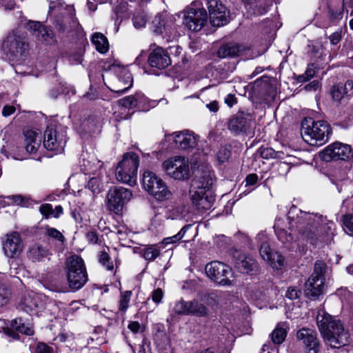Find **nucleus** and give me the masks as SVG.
<instances>
[{
    "mask_svg": "<svg viewBox=\"0 0 353 353\" xmlns=\"http://www.w3.org/2000/svg\"><path fill=\"white\" fill-rule=\"evenodd\" d=\"M256 240L260 243L259 252L261 258L266 261L270 259V256L274 252L270 247L268 239L264 232H260L256 236Z\"/></svg>",
    "mask_w": 353,
    "mask_h": 353,
    "instance_id": "72a5a7b5",
    "label": "nucleus"
},
{
    "mask_svg": "<svg viewBox=\"0 0 353 353\" xmlns=\"http://www.w3.org/2000/svg\"><path fill=\"white\" fill-rule=\"evenodd\" d=\"M132 196V191L123 187L110 190L108 194L109 207L112 210L118 212L130 201Z\"/></svg>",
    "mask_w": 353,
    "mask_h": 353,
    "instance_id": "ddd939ff",
    "label": "nucleus"
},
{
    "mask_svg": "<svg viewBox=\"0 0 353 353\" xmlns=\"http://www.w3.org/2000/svg\"><path fill=\"white\" fill-rule=\"evenodd\" d=\"M10 325L12 329L23 334L32 336L34 334L32 325L30 323H26L22 319L12 320Z\"/></svg>",
    "mask_w": 353,
    "mask_h": 353,
    "instance_id": "e433bc0d",
    "label": "nucleus"
},
{
    "mask_svg": "<svg viewBox=\"0 0 353 353\" xmlns=\"http://www.w3.org/2000/svg\"><path fill=\"white\" fill-rule=\"evenodd\" d=\"M160 252L157 245H150L142 249L140 253L145 260L154 261L159 256Z\"/></svg>",
    "mask_w": 353,
    "mask_h": 353,
    "instance_id": "ea45409f",
    "label": "nucleus"
},
{
    "mask_svg": "<svg viewBox=\"0 0 353 353\" xmlns=\"http://www.w3.org/2000/svg\"><path fill=\"white\" fill-rule=\"evenodd\" d=\"M278 239L283 244L300 239L318 245L327 243L335 234L336 225L319 214L302 211L292 206L288 218H277L274 225Z\"/></svg>",
    "mask_w": 353,
    "mask_h": 353,
    "instance_id": "f257e3e1",
    "label": "nucleus"
},
{
    "mask_svg": "<svg viewBox=\"0 0 353 353\" xmlns=\"http://www.w3.org/2000/svg\"><path fill=\"white\" fill-rule=\"evenodd\" d=\"M46 250L41 247H33L30 250V253L37 259H40L46 254Z\"/></svg>",
    "mask_w": 353,
    "mask_h": 353,
    "instance_id": "0e129e2a",
    "label": "nucleus"
},
{
    "mask_svg": "<svg viewBox=\"0 0 353 353\" xmlns=\"http://www.w3.org/2000/svg\"><path fill=\"white\" fill-rule=\"evenodd\" d=\"M47 234L50 238H52L54 239L58 240L61 241V243L63 242L64 236L57 229L55 228H48L47 229Z\"/></svg>",
    "mask_w": 353,
    "mask_h": 353,
    "instance_id": "e2e57ef3",
    "label": "nucleus"
},
{
    "mask_svg": "<svg viewBox=\"0 0 353 353\" xmlns=\"http://www.w3.org/2000/svg\"><path fill=\"white\" fill-rule=\"evenodd\" d=\"M25 136V150L27 153H35L40 145L39 141L37 140V134L32 130L24 131Z\"/></svg>",
    "mask_w": 353,
    "mask_h": 353,
    "instance_id": "2f4dec72",
    "label": "nucleus"
},
{
    "mask_svg": "<svg viewBox=\"0 0 353 353\" xmlns=\"http://www.w3.org/2000/svg\"><path fill=\"white\" fill-rule=\"evenodd\" d=\"M252 124V119L248 115L239 113L234 115L228 123V128L230 131L237 134L246 132Z\"/></svg>",
    "mask_w": 353,
    "mask_h": 353,
    "instance_id": "a878e982",
    "label": "nucleus"
},
{
    "mask_svg": "<svg viewBox=\"0 0 353 353\" xmlns=\"http://www.w3.org/2000/svg\"><path fill=\"white\" fill-rule=\"evenodd\" d=\"M174 21L175 17L173 16L168 17L166 14H158L152 21L154 32L174 39L176 33V25L174 24Z\"/></svg>",
    "mask_w": 353,
    "mask_h": 353,
    "instance_id": "f8f14e48",
    "label": "nucleus"
},
{
    "mask_svg": "<svg viewBox=\"0 0 353 353\" xmlns=\"http://www.w3.org/2000/svg\"><path fill=\"white\" fill-rule=\"evenodd\" d=\"M243 50V47L235 43H229L219 48L217 54L221 58L238 56Z\"/></svg>",
    "mask_w": 353,
    "mask_h": 353,
    "instance_id": "473e14b6",
    "label": "nucleus"
},
{
    "mask_svg": "<svg viewBox=\"0 0 353 353\" xmlns=\"http://www.w3.org/2000/svg\"><path fill=\"white\" fill-rule=\"evenodd\" d=\"M188 308L189 314L204 316L208 314L205 306L196 300L188 301Z\"/></svg>",
    "mask_w": 353,
    "mask_h": 353,
    "instance_id": "58836bf2",
    "label": "nucleus"
},
{
    "mask_svg": "<svg viewBox=\"0 0 353 353\" xmlns=\"http://www.w3.org/2000/svg\"><path fill=\"white\" fill-rule=\"evenodd\" d=\"M261 157L265 159L280 158V152L271 148H261L259 150Z\"/></svg>",
    "mask_w": 353,
    "mask_h": 353,
    "instance_id": "8fccbe9b",
    "label": "nucleus"
},
{
    "mask_svg": "<svg viewBox=\"0 0 353 353\" xmlns=\"http://www.w3.org/2000/svg\"><path fill=\"white\" fill-rule=\"evenodd\" d=\"M1 153L3 154L8 159L11 157L12 159L15 160L21 161L26 158L25 156L24 151L22 150L21 152L17 150V147H13L10 153H8L4 148L1 149Z\"/></svg>",
    "mask_w": 353,
    "mask_h": 353,
    "instance_id": "864d4df0",
    "label": "nucleus"
},
{
    "mask_svg": "<svg viewBox=\"0 0 353 353\" xmlns=\"http://www.w3.org/2000/svg\"><path fill=\"white\" fill-rule=\"evenodd\" d=\"M210 22L213 26L220 27L228 23L226 8L219 0H207Z\"/></svg>",
    "mask_w": 353,
    "mask_h": 353,
    "instance_id": "6ab92c4d",
    "label": "nucleus"
},
{
    "mask_svg": "<svg viewBox=\"0 0 353 353\" xmlns=\"http://www.w3.org/2000/svg\"><path fill=\"white\" fill-rule=\"evenodd\" d=\"M345 231L350 236H353V214H346L343 219Z\"/></svg>",
    "mask_w": 353,
    "mask_h": 353,
    "instance_id": "4d7b16f0",
    "label": "nucleus"
},
{
    "mask_svg": "<svg viewBox=\"0 0 353 353\" xmlns=\"http://www.w3.org/2000/svg\"><path fill=\"white\" fill-rule=\"evenodd\" d=\"M34 353H55V347L43 342H39L35 346Z\"/></svg>",
    "mask_w": 353,
    "mask_h": 353,
    "instance_id": "6e6d98bb",
    "label": "nucleus"
},
{
    "mask_svg": "<svg viewBox=\"0 0 353 353\" xmlns=\"http://www.w3.org/2000/svg\"><path fill=\"white\" fill-rule=\"evenodd\" d=\"M286 335V329L279 324L272 333V340L274 344H281L284 341Z\"/></svg>",
    "mask_w": 353,
    "mask_h": 353,
    "instance_id": "a19ab883",
    "label": "nucleus"
},
{
    "mask_svg": "<svg viewBox=\"0 0 353 353\" xmlns=\"http://www.w3.org/2000/svg\"><path fill=\"white\" fill-rule=\"evenodd\" d=\"M205 270L208 276L218 284L223 286L232 284V270L228 265L212 261L205 265Z\"/></svg>",
    "mask_w": 353,
    "mask_h": 353,
    "instance_id": "9d476101",
    "label": "nucleus"
},
{
    "mask_svg": "<svg viewBox=\"0 0 353 353\" xmlns=\"http://www.w3.org/2000/svg\"><path fill=\"white\" fill-rule=\"evenodd\" d=\"M316 323L324 341L332 347H339L348 342L349 332L340 319L319 310Z\"/></svg>",
    "mask_w": 353,
    "mask_h": 353,
    "instance_id": "f03ea898",
    "label": "nucleus"
},
{
    "mask_svg": "<svg viewBox=\"0 0 353 353\" xmlns=\"http://www.w3.org/2000/svg\"><path fill=\"white\" fill-rule=\"evenodd\" d=\"M139 165V157L137 154L134 152L125 153L116 168L117 180L129 185H135Z\"/></svg>",
    "mask_w": 353,
    "mask_h": 353,
    "instance_id": "423d86ee",
    "label": "nucleus"
},
{
    "mask_svg": "<svg viewBox=\"0 0 353 353\" xmlns=\"http://www.w3.org/2000/svg\"><path fill=\"white\" fill-rule=\"evenodd\" d=\"M301 292L295 287H290L286 292V297L294 300L299 298Z\"/></svg>",
    "mask_w": 353,
    "mask_h": 353,
    "instance_id": "69168bd1",
    "label": "nucleus"
},
{
    "mask_svg": "<svg viewBox=\"0 0 353 353\" xmlns=\"http://www.w3.org/2000/svg\"><path fill=\"white\" fill-rule=\"evenodd\" d=\"M137 108L140 111H148L150 108L157 105L156 101L149 100L143 94L138 92L136 94Z\"/></svg>",
    "mask_w": 353,
    "mask_h": 353,
    "instance_id": "4c0bfd02",
    "label": "nucleus"
},
{
    "mask_svg": "<svg viewBox=\"0 0 353 353\" xmlns=\"http://www.w3.org/2000/svg\"><path fill=\"white\" fill-rule=\"evenodd\" d=\"M101 179L97 174L89 179L87 187L93 194H98L101 192Z\"/></svg>",
    "mask_w": 353,
    "mask_h": 353,
    "instance_id": "a18cd8bd",
    "label": "nucleus"
},
{
    "mask_svg": "<svg viewBox=\"0 0 353 353\" xmlns=\"http://www.w3.org/2000/svg\"><path fill=\"white\" fill-rule=\"evenodd\" d=\"M39 299L38 295L35 293H28L21 298L19 303V308L27 313H37V309L39 305Z\"/></svg>",
    "mask_w": 353,
    "mask_h": 353,
    "instance_id": "c85d7f7f",
    "label": "nucleus"
},
{
    "mask_svg": "<svg viewBox=\"0 0 353 353\" xmlns=\"http://www.w3.org/2000/svg\"><path fill=\"white\" fill-rule=\"evenodd\" d=\"M63 1H54L51 2L49 6V14L54 18L57 26L59 29L63 27L64 14L66 10V7L63 5Z\"/></svg>",
    "mask_w": 353,
    "mask_h": 353,
    "instance_id": "7c9ffc66",
    "label": "nucleus"
},
{
    "mask_svg": "<svg viewBox=\"0 0 353 353\" xmlns=\"http://www.w3.org/2000/svg\"><path fill=\"white\" fill-rule=\"evenodd\" d=\"M102 166L103 163L99 161L94 156L88 155L85 157L83 155L81 170L85 175H95Z\"/></svg>",
    "mask_w": 353,
    "mask_h": 353,
    "instance_id": "c756f323",
    "label": "nucleus"
},
{
    "mask_svg": "<svg viewBox=\"0 0 353 353\" xmlns=\"http://www.w3.org/2000/svg\"><path fill=\"white\" fill-rule=\"evenodd\" d=\"M168 138L174 141L177 148L181 150H187L194 148L197 145L199 137L193 132L184 130L174 132L169 135Z\"/></svg>",
    "mask_w": 353,
    "mask_h": 353,
    "instance_id": "aec40b11",
    "label": "nucleus"
},
{
    "mask_svg": "<svg viewBox=\"0 0 353 353\" xmlns=\"http://www.w3.org/2000/svg\"><path fill=\"white\" fill-rule=\"evenodd\" d=\"M119 103L128 108H137L136 94L126 97L119 101Z\"/></svg>",
    "mask_w": 353,
    "mask_h": 353,
    "instance_id": "bf43d9fd",
    "label": "nucleus"
},
{
    "mask_svg": "<svg viewBox=\"0 0 353 353\" xmlns=\"http://www.w3.org/2000/svg\"><path fill=\"white\" fill-rule=\"evenodd\" d=\"M297 339L305 345L307 353H318L320 350V343L316 332L306 328L298 331Z\"/></svg>",
    "mask_w": 353,
    "mask_h": 353,
    "instance_id": "412c9836",
    "label": "nucleus"
},
{
    "mask_svg": "<svg viewBox=\"0 0 353 353\" xmlns=\"http://www.w3.org/2000/svg\"><path fill=\"white\" fill-rule=\"evenodd\" d=\"M88 275L83 260L72 254L68 259V292H77L88 282Z\"/></svg>",
    "mask_w": 353,
    "mask_h": 353,
    "instance_id": "39448f33",
    "label": "nucleus"
},
{
    "mask_svg": "<svg viewBox=\"0 0 353 353\" xmlns=\"http://www.w3.org/2000/svg\"><path fill=\"white\" fill-rule=\"evenodd\" d=\"M243 1L250 15H263L268 11L265 6L259 5L258 0H243Z\"/></svg>",
    "mask_w": 353,
    "mask_h": 353,
    "instance_id": "c9c22d12",
    "label": "nucleus"
},
{
    "mask_svg": "<svg viewBox=\"0 0 353 353\" xmlns=\"http://www.w3.org/2000/svg\"><path fill=\"white\" fill-rule=\"evenodd\" d=\"M163 168L166 173L178 180H185L190 176L188 160L181 157H174L163 163Z\"/></svg>",
    "mask_w": 353,
    "mask_h": 353,
    "instance_id": "1a4fd4ad",
    "label": "nucleus"
},
{
    "mask_svg": "<svg viewBox=\"0 0 353 353\" xmlns=\"http://www.w3.org/2000/svg\"><path fill=\"white\" fill-rule=\"evenodd\" d=\"M92 42L94 45L97 50L101 54L106 53L109 50L108 41L102 33H94L92 37Z\"/></svg>",
    "mask_w": 353,
    "mask_h": 353,
    "instance_id": "f704fd0d",
    "label": "nucleus"
},
{
    "mask_svg": "<svg viewBox=\"0 0 353 353\" xmlns=\"http://www.w3.org/2000/svg\"><path fill=\"white\" fill-rule=\"evenodd\" d=\"M332 99L336 101H340L345 95L343 89L340 85L333 86L331 92Z\"/></svg>",
    "mask_w": 353,
    "mask_h": 353,
    "instance_id": "052dcab7",
    "label": "nucleus"
},
{
    "mask_svg": "<svg viewBox=\"0 0 353 353\" xmlns=\"http://www.w3.org/2000/svg\"><path fill=\"white\" fill-rule=\"evenodd\" d=\"M188 301L180 300L174 303L172 311L179 315H189Z\"/></svg>",
    "mask_w": 353,
    "mask_h": 353,
    "instance_id": "49530a36",
    "label": "nucleus"
},
{
    "mask_svg": "<svg viewBox=\"0 0 353 353\" xmlns=\"http://www.w3.org/2000/svg\"><path fill=\"white\" fill-rule=\"evenodd\" d=\"M28 28L37 41L43 43H50L53 39V32L47 26L38 21H30Z\"/></svg>",
    "mask_w": 353,
    "mask_h": 353,
    "instance_id": "5701e85b",
    "label": "nucleus"
},
{
    "mask_svg": "<svg viewBox=\"0 0 353 353\" xmlns=\"http://www.w3.org/2000/svg\"><path fill=\"white\" fill-rule=\"evenodd\" d=\"M74 126L80 134L91 136L101 132V121L99 117L90 116L83 119L75 120Z\"/></svg>",
    "mask_w": 353,
    "mask_h": 353,
    "instance_id": "f3484780",
    "label": "nucleus"
},
{
    "mask_svg": "<svg viewBox=\"0 0 353 353\" xmlns=\"http://www.w3.org/2000/svg\"><path fill=\"white\" fill-rule=\"evenodd\" d=\"M352 157H353V152L350 145L339 142L330 145L321 153V159L325 161H347Z\"/></svg>",
    "mask_w": 353,
    "mask_h": 353,
    "instance_id": "9b49d317",
    "label": "nucleus"
},
{
    "mask_svg": "<svg viewBox=\"0 0 353 353\" xmlns=\"http://www.w3.org/2000/svg\"><path fill=\"white\" fill-rule=\"evenodd\" d=\"M331 134V127L325 121H315L312 118H305L302 121L301 136L310 145H323L328 141Z\"/></svg>",
    "mask_w": 353,
    "mask_h": 353,
    "instance_id": "20e7f679",
    "label": "nucleus"
},
{
    "mask_svg": "<svg viewBox=\"0 0 353 353\" xmlns=\"http://www.w3.org/2000/svg\"><path fill=\"white\" fill-rule=\"evenodd\" d=\"M148 62L151 67L163 70L171 64V59L164 49L158 47L150 53Z\"/></svg>",
    "mask_w": 353,
    "mask_h": 353,
    "instance_id": "b1692460",
    "label": "nucleus"
},
{
    "mask_svg": "<svg viewBox=\"0 0 353 353\" xmlns=\"http://www.w3.org/2000/svg\"><path fill=\"white\" fill-rule=\"evenodd\" d=\"M2 248L4 254L13 259L18 256L23 250V244L20 235L17 232H12L5 236L2 241Z\"/></svg>",
    "mask_w": 353,
    "mask_h": 353,
    "instance_id": "a211bd4d",
    "label": "nucleus"
},
{
    "mask_svg": "<svg viewBox=\"0 0 353 353\" xmlns=\"http://www.w3.org/2000/svg\"><path fill=\"white\" fill-rule=\"evenodd\" d=\"M324 278L311 275L305 283V295L310 299H315L323 292Z\"/></svg>",
    "mask_w": 353,
    "mask_h": 353,
    "instance_id": "bb28decb",
    "label": "nucleus"
},
{
    "mask_svg": "<svg viewBox=\"0 0 353 353\" xmlns=\"http://www.w3.org/2000/svg\"><path fill=\"white\" fill-rule=\"evenodd\" d=\"M236 237L241 241L245 248H248L250 250H253L254 248V246L252 245L250 238L245 234L241 232H238L236 234Z\"/></svg>",
    "mask_w": 353,
    "mask_h": 353,
    "instance_id": "680f3d73",
    "label": "nucleus"
},
{
    "mask_svg": "<svg viewBox=\"0 0 353 353\" xmlns=\"http://www.w3.org/2000/svg\"><path fill=\"white\" fill-rule=\"evenodd\" d=\"M190 197L192 203L196 205L199 210H210L214 201V198L211 191L201 192L194 190H190Z\"/></svg>",
    "mask_w": 353,
    "mask_h": 353,
    "instance_id": "4be33fe9",
    "label": "nucleus"
},
{
    "mask_svg": "<svg viewBox=\"0 0 353 353\" xmlns=\"http://www.w3.org/2000/svg\"><path fill=\"white\" fill-rule=\"evenodd\" d=\"M230 146H222L216 154V159L219 163H223L230 159Z\"/></svg>",
    "mask_w": 353,
    "mask_h": 353,
    "instance_id": "09e8293b",
    "label": "nucleus"
},
{
    "mask_svg": "<svg viewBox=\"0 0 353 353\" xmlns=\"http://www.w3.org/2000/svg\"><path fill=\"white\" fill-rule=\"evenodd\" d=\"M316 68L314 63L308 65L305 73L299 76L298 81L299 82H305L311 79L316 74Z\"/></svg>",
    "mask_w": 353,
    "mask_h": 353,
    "instance_id": "603ef678",
    "label": "nucleus"
},
{
    "mask_svg": "<svg viewBox=\"0 0 353 353\" xmlns=\"http://www.w3.org/2000/svg\"><path fill=\"white\" fill-rule=\"evenodd\" d=\"M3 275L0 274V307L6 305L9 300L10 293L2 283Z\"/></svg>",
    "mask_w": 353,
    "mask_h": 353,
    "instance_id": "3c124183",
    "label": "nucleus"
},
{
    "mask_svg": "<svg viewBox=\"0 0 353 353\" xmlns=\"http://www.w3.org/2000/svg\"><path fill=\"white\" fill-rule=\"evenodd\" d=\"M43 146L48 150L54 151L56 154L63 152V146L57 137V132L51 127H48L43 134Z\"/></svg>",
    "mask_w": 353,
    "mask_h": 353,
    "instance_id": "cd10ccee",
    "label": "nucleus"
},
{
    "mask_svg": "<svg viewBox=\"0 0 353 353\" xmlns=\"http://www.w3.org/2000/svg\"><path fill=\"white\" fill-rule=\"evenodd\" d=\"M192 227L191 225H186L183 226L181 230L175 235L165 238L162 243L163 244L168 245L170 243H175L178 241H179L182 238L184 237L185 234L187 232V231Z\"/></svg>",
    "mask_w": 353,
    "mask_h": 353,
    "instance_id": "37998d69",
    "label": "nucleus"
},
{
    "mask_svg": "<svg viewBox=\"0 0 353 353\" xmlns=\"http://www.w3.org/2000/svg\"><path fill=\"white\" fill-rule=\"evenodd\" d=\"M74 14V6L68 5V39L70 38L71 40L68 57L71 64H81L83 60L86 39L84 31Z\"/></svg>",
    "mask_w": 353,
    "mask_h": 353,
    "instance_id": "7ed1b4c3",
    "label": "nucleus"
},
{
    "mask_svg": "<svg viewBox=\"0 0 353 353\" xmlns=\"http://www.w3.org/2000/svg\"><path fill=\"white\" fill-rule=\"evenodd\" d=\"M327 269L326 264L322 261H317L314 264V272L312 275L319 278H324L323 274Z\"/></svg>",
    "mask_w": 353,
    "mask_h": 353,
    "instance_id": "13d9d810",
    "label": "nucleus"
},
{
    "mask_svg": "<svg viewBox=\"0 0 353 353\" xmlns=\"http://www.w3.org/2000/svg\"><path fill=\"white\" fill-rule=\"evenodd\" d=\"M2 48L10 59H19L26 53L28 44L24 37L11 32L3 40Z\"/></svg>",
    "mask_w": 353,
    "mask_h": 353,
    "instance_id": "6e6552de",
    "label": "nucleus"
},
{
    "mask_svg": "<svg viewBox=\"0 0 353 353\" xmlns=\"http://www.w3.org/2000/svg\"><path fill=\"white\" fill-rule=\"evenodd\" d=\"M147 21L148 17L143 11L137 12L132 17V23L136 28L144 27Z\"/></svg>",
    "mask_w": 353,
    "mask_h": 353,
    "instance_id": "de8ad7c7",
    "label": "nucleus"
},
{
    "mask_svg": "<svg viewBox=\"0 0 353 353\" xmlns=\"http://www.w3.org/2000/svg\"><path fill=\"white\" fill-rule=\"evenodd\" d=\"M142 185L145 191L156 199L163 201L171 196L166 184L155 173L147 170L143 174Z\"/></svg>",
    "mask_w": 353,
    "mask_h": 353,
    "instance_id": "0eeeda50",
    "label": "nucleus"
},
{
    "mask_svg": "<svg viewBox=\"0 0 353 353\" xmlns=\"http://www.w3.org/2000/svg\"><path fill=\"white\" fill-rule=\"evenodd\" d=\"M214 173L209 168L198 169L195 173L190 190L201 192L211 191L214 184Z\"/></svg>",
    "mask_w": 353,
    "mask_h": 353,
    "instance_id": "4468645a",
    "label": "nucleus"
},
{
    "mask_svg": "<svg viewBox=\"0 0 353 353\" xmlns=\"http://www.w3.org/2000/svg\"><path fill=\"white\" fill-rule=\"evenodd\" d=\"M99 263L104 266L108 270L112 271L114 266L112 261H110V258L108 254L105 252L102 251L100 252L99 256Z\"/></svg>",
    "mask_w": 353,
    "mask_h": 353,
    "instance_id": "5fc2aeb1",
    "label": "nucleus"
},
{
    "mask_svg": "<svg viewBox=\"0 0 353 353\" xmlns=\"http://www.w3.org/2000/svg\"><path fill=\"white\" fill-rule=\"evenodd\" d=\"M39 211L46 216H48L50 214H53L54 213L52 206L48 203L41 205L39 207Z\"/></svg>",
    "mask_w": 353,
    "mask_h": 353,
    "instance_id": "774afa93",
    "label": "nucleus"
},
{
    "mask_svg": "<svg viewBox=\"0 0 353 353\" xmlns=\"http://www.w3.org/2000/svg\"><path fill=\"white\" fill-rule=\"evenodd\" d=\"M207 19L208 15L204 9L189 8L183 15V23L192 31L200 30L205 24Z\"/></svg>",
    "mask_w": 353,
    "mask_h": 353,
    "instance_id": "dca6fc26",
    "label": "nucleus"
},
{
    "mask_svg": "<svg viewBox=\"0 0 353 353\" xmlns=\"http://www.w3.org/2000/svg\"><path fill=\"white\" fill-rule=\"evenodd\" d=\"M343 89V92L345 93L347 97L353 95V81L347 80L344 85H341Z\"/></svg>",
    "mask_w": 353,
    "mask_h": 353,
    "instance_id": "338daca9",
    "label": "nucleus"
},
{
    "mask_svg": "<svg viewBox=\"0 0 353 353\" xmlns=\"http://www.w3.org/2000/svg\"><path fill=\"white\" fill-rule=\"evenodd\" d=\"M266 261L268 262L272 268L276 270L281 269L284 265L283 256L276 252H274L270 256V259H267Z\"/></svg>",
    "mask_w": 353,
    "mask_h": 353,
    "instance_id": "c03bdc74",
    "label": "nucleus"
},
{
    "mask_svg": "<svg viewBox=\"0 0 353 353\" xmlns=\"http://www.w3.org/2000/svg\"><path fill=\"white\" fill-rule=\"evenodd\" d=\"M234 267L241 273L253 274L257 272L259 265L254 259L241 250H234L232 252Z\"/></svg>",
    "mask_w": 353,
    "mask_h": 353,
    "instance_id": "2eb2a0df",
    "label": "nucleus"
},
{
    "mask_svg": "<svg viewBox=\"0 0 353 353\" xmlns=\"http://www.w3.org/2000/svg\"><path fill=\"white\" fill-rule=\"evenodd\" d=\"M132 294V291L130 290L121 292L119 304V310L120 312L125 313L127 311L129 307V303L131 299Z\"/></svg>",
    "mask_w": 353,
    "mask_h": 353,
    "instance_id": "79ce46f5",
    "label": "nucleus"
},
{
    "mask_svg": "<svg viewBox=\"0 0 353 353\" xmlns=\"http://www.w3.org/2000/svg\"><path fill=\"white\" fill-rule=\"evenodd\" d=\"M119 74L117 77V82L112 85L110 90L117 93L126 92L132 85L133 79L131 73L125 68H118Z\"/></svg>",
    "mask_w": 353,
    "mask_h": 353,
    "instance_id": "393cba45",
    "label": "nucleus"
}]
</instances>
